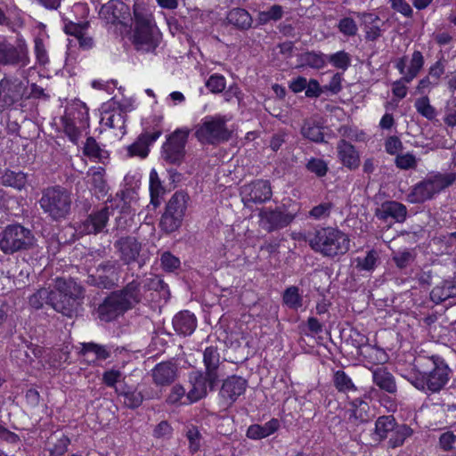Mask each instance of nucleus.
<instances>
[{"instance_id": "1", "label": "nucleus", "mask_w": 456, "mask_h": 456, "mask_svg": "<svg viewBox=\"0 0 456 456\" xmlns=\"http://www.w3.org/2000/svg\"><path fill=\"white\" fill-rule=\"evenodd\" d=\"M85 290L72 279L58 278L52 290L51 306L63 315H77L82 305Z\"/></svg>"}, {"instance_id": "2", "label": "nucleus", "mask_w": 456, "mask_h": 456, "mask_svg": "<svg viewBox=\"0 0 456 456\" xmlns=\"http://www.w3.org/2000/svg\"><path fill=\"white\" fill-rule=\"evenodd\" d=\"M307 241L313 250L328 257L345 255L350 249L347 234L333 227L316 230L309 235Z\"/></svg>"}, {"instance_id": "3", "label": "nucleus", "mask_w": 456, "mask_h": 456, "mask_svg": "<svg viewBox=\"0 0 456 456\" xmlns=\"http://www.w3.org/2000/svg\"><path fill=\"white\" fill-rule=\"evenodd\" d=\"M419 376H416L411 381L412 385L419 389H428L432 393L439 392L449 381L450 369L444 361L433 355L430 358L424 359V362H419Z\"/></svg>"}, {"instance_id": "4", "label": "nucleus", "mask_w": 456, "mask_h": 456, "mask_svg": "<svg viewBox=\"0 0 456 456\" xmlns=\"http://www.w3.org/2000/svg\"><path fill=\"white\" fill-rule=\"evenodd\" d=\"M134 44L137 50L151 51L158 45V34L152 14L143 6L134 5Z\"/></svg>"}, {"instance_id": "5", "label": "nucleus", "mask_w": 456, "mask_h": 456, "mask_svg": "<svg viewBox=\"0 0 456 456\" xmlns=\"http://www.w3.org/2000/svg\"><path fill=\"white\" fill-rule=\"evenodd\" d=\"M39 204L51 219L54 221L65 219L71 210V193L61 186H50L43 190Z\"/></svg>"}, {"instance_id": "6", "label": "nucleus", "mask_w": 456, "mask_h": 456, "mask_svg": "<svg viewBox=\"0 0 456 456\" xmlns=\"http://www.w3.org/2000/svg\"><path fill=\"white\" fill-rule=\"evenodd\" d=\"M456 180L454 173L432 175L415 184L407 196L410 203H423L452 185Z\"/></svg>"}, {"instance_id": "7", "label": "nucleus", "mask_w": 456, "mask_h": 456, "mask_svg": "<svg viewBox=\"0 0 456 456\" xmlns=\"http://www.w3.org/2000/svg\"><path fill=\"white\" fill-rule=\"evenodd\" d=\"M34 242L32 232L20 224H9L0 232V249L6 255L28 250Z\"/></svg>"}, {"instance_id": "8", "label": "nucleus", "mask_w": 456, "mask_h": 456, "mask_svg": "<svg viewBox=\"0 0 456 456\" xmlns=\"http://www.w3.org/2000/svg\"><path fill=\"white\" fill-rule=\"evenodd\" d=\"M227 121L224 116L206 117L196 126L195 137L202 144L216 145L227 142L232 136Z\"/></svg>"}, {"instance_id": "9", "label": "nucleus", "mask_w": 456, "mask_h": 456, "mask_svg": "<svg viewBox=\"0 0 456 456\" xmlns=\"http://www.w3.org/2000/svg\"><path fill=\"white\" fill-rule=\"evenodd\" d=\"M188 136V129H177L169 135L162 146V158L166 162L173 165H180L183 162Z\"/></svg>"}, {"instance_id": "10", "label": "nucleus", "mask_w": 456, "mask_h": 456, "mask_svg": "<svg viewBox=\"0 0 456 456\" xmlns=\"http://www.w3.org/2000/svg\"><path fill=\"white\" fill-rule=\"evenodd\" d=\"M259 226L267 232H273L287 227L295 218L289 212L281 208H262L258 213Z\"/></svg>"}, {"instance_id": "11", "label": "nucleus", "mask_w": 456, "mask_h": 456, "mask_svg": "<svg viewBox=\"0 0 456 456\" xmlns=\"http://www.w3.org/2000/svg\"><path fill=\"white\" fill-rule=\"evenodd\" d=\"M114 248L119 260L126 265L138 263L140 266L143 264L140 262L142 244L134 236H123L114 242Z\"/></svg>"}, {"instance_id": "12", "label": "nucleus", "mask_w": 456, "mask_h": 456, "mask_svg": "<svg viewBox=\"0 0 456 456\" xmlns=\"http://www.w3.org/2000/svg\"><path fill=\"white\" fill-rule=\"evenodd\" d=\"M241 200L246 207L250 204H262L269 200L273 196L270 183L265 180H256L245 184L240 190Z\"/></svg>"}, {"instance_id": "13", "label": "nucleus", "mask_w": 456, "mask_h": 456, "mask_svg": "<svg viewBox=\"0 0 456 456\" xmlns=\"http://www.w3.org/2000/svg\"><path fill=\"white\" fill-rule=\"evenodd\" d=\"M29 62L28 48L22 42L13 45L4 38L0 37V63L10 65L27 66Z\"/></svg>"}, {"instance_id": "14", "label": "nucleus", "mask_w": 456, "mask_h": 456, "mask_svg": "<svg viewBox=\"0 0 456 456\" xmlns=\"http://www.w3.org/2000/svg\"><path fill=\"white\" fill-rule=\"evenodd\" d=\"M24 89V85L19 79H2L0 81V110L9 108L20 101Z\"/></svg>"}, {"instance_id": "15", "label": "nucleus", "mask_w": 456, "mask_h": 456, "mask_svg": "<svg viewBox=\"0 0 456 456\" xmlns=\"http://www.w3.org/2000/svg\"><path fill=\"white\" fill-rule=\"evenodd\" d=\"M203 362L208 387L210 390H214L219 381L221 357L218 349L215 346L207 347L203 353Z\"/></svg>"}, {"instance_id": "16", "label": "nucleus", "mask_w": 456, "mask_h": 456, "mask_svg": "<svg viewBox=\"0 0 456 456\" xmlns=\"http://www.w3.org/2000/svg\"><path fill=\"white\" fill-rule=\"evenodd\" d=\"M248 386L245 379L239 376H231L224 380L219 391L220 398L227 405H232L239 396L244 394Z\"/></svg>"}, {"instance_id": "17", "label": "nucleus", "mask_w": 456, "mask_h": 456, "mask_svg": "<svg viewBox=\"0 0 456 456\" xmlns=\"http://www.w3.org/2000/svg\"><path fill=\"white\" fill-rule=\"evenodd\" d=\"M128 309L116 292H113L98 307V314L101 320L110 322Z\"/></svg>"}, {"instance_id": "18", "label": "nucleus", "mask_w": 456, "mask_h": 456, "mask_svg": "<svg viewBox=\"0 0 456 456\" xmlns=\"http://www.w3.org/2000/svg\"><path fill=\"white\" fill-rule=\"evenodd\" d=\"M375 216L379 220L387 221L391 217L397 223H403L407 216V208L398 201H385L376 209Z\"/></svg>"}, {"instance_id": "19", "label": "nucleus", "mask_w": 456, "mask_h": 456, "mask_svg": "<svg viewBox=\"0 0 456 456\" xmlns=\"http://www.w3.org/2000/svg\"><path fill=\"white\" fill-rule=\"evenodd\" d=\"M357 17L361 20L363 30L365 32V40L374 42L382 35L384 22L378 15L369 12H357Z\"/></svg>"}, {"instance_id": "20", "label": "nucleus", "mask_w": 456, "mask_h": 456, "mask_svg": "<svg viewBox=\"0 0 456 456\" xmlns=\"http://www.w3.org/2000/svg\"><path fill=\"white\" fill-rule=\"evenodd\" d=\"M110 208L105 207L91 213L81 224L82 231L87 234L101 232L110 218Z\"/></svg>"}, {"instance_id": "21", "label": "nucleus", "mask_w": 456, "mask_h": 456, "mask_svg": "<svg viewBox=\"0 0 456 456\" xmlns=\"http://www.w3.org/2000/svg\"><path fill=\"white\" fill-rule=\"evenodd\" d=\"M177 366L172 362H162L151 370L155 385L164 387L172 384L177 377Z\"/></svg>"}, {"instance_id": "22", "label": "nucleus", "mask_w": 456, "mask_h": 456, "mask_svg": "<svg viewBox=\"0 0 456 456\" xmlns=\"http://www.w3.org/2000/svg\"><path fill=\"white\" fill-rule=\"evenodd\" d=\"M338 156L342 164L349 169H356L360 166V156L355 148L341 139L337 144Z\"/></svg>"}, {"instance_id": "23", "label": "nucleus", "mask_w": 456, "mask_h": 456, "mask_svg": "<svg viewBox=\"0 0 456 456\" xmlns=\"http://www.w3.org/2000/svg\"><path fill=\"white\" fill-rule=\"evenodd\" d=\"M161 134V131L157 130L152 133L142 134L137 140L128 146L129 156H139L145 158L149 153V145L154 142Z\"/></svg>"}, {"instance_id": "24", "label": "nucleus", "mask_w": 456, "mask_h": 456, "mask_svg": "<svg viewBox=\"0 0 456 456\" xmlns=\"http://www.w3.org/2000/svg\"><path fill=\"white\" fill-rule=\"evenodd\" d=\"M454 297H456V278L442 281L430 292V299L436 304Z\"/></svg>"}, {"instance_id": "25", "label": "nucleus", "mask_w": 456, "mask_h": 456, "mask_svg": "<svg viewBox=\"0 0 456 456\" xmlns=\"http://www.w3.org/2000/svg\"><path fill=\"white\" fill-rule=\"evenodd\" d=\"M372 381L379 389L395 394L397 390L395 379L392 373L384 366H379L372 370Z\"/></svg>"}, {"instance_id": "26", "label": "nucleus", "mask_w": 456, "mask_h": 456, "mask_svg": "<svg viewBox=\"0 0 456 456\" xmlns=\"http://www.w3.org/2000/svg\"><path fill=\"white\" fill-rule=\"evenodd\" d=\"M116 293L122 302H124V305L127 309H131L142 299L141 283L136 280L130 281L123 289L117 291Z\"/></svg>"}, {"instance_id": "27", "label": "nucleus", "mask_w": 456, "mask_h": 456, "mask_svg": "<svg viewBox=\"0 0 456 456\" xmlns=\"http://www.w3.org/2000/svg\"><path fill=\"white\" fill-rule=\"evenodd\" d=\"M396 421L392 415H383L377 419L371 438L376 443H380L387 438L389 433L395 429Z\"/></svg>"}, {"instance_id": "28", "label": "nucleus", "mask_w": 456, "mask_h": 456, "mask_svg": "<svg viewBox=\"0 0 456 456\" xmlns=\"http://www.w3.org/2000/svg\"><path fill=\"white\" fill-rule=\"evenodd\" d=\"M349 420L355 425L370 421L373 414L370 412V405L362 399H354L351 402Z\"/></svg>"}, {"instance_id": "29", "label": "nucleus", "mask_w": 456, "mask_h": 456, "mask_svg": "<svg viewBox=\"0 0 456 456\" xmlns=\"http://www.w3.org/2000/svg\"><path fill=\"white\" fill-rule=\"evenodd\" d=\"M191 387L186 394L185 400L183 402V404L195 403L205 397L208 394L207 387L208 386V382L205 375H197L193 381L191 380Z\"/></svg>"}, {"instance_id": "30", "label": "nucleus", "mask_w": 456, "mask_h": 456, "mask_svg": "<svg viewBox=\"0 0 456 456\" xmlns=\"http://www.w3.org/2000/svg\"><path fill=\"white\" fill-rule=\"evenodd\" d=\"M229 24L240 30H248L252 27L253 19L250 13L243 8H233L226 15Z\"/></svg>"}, {"instance_id": "31", "label": "nucleus", "mask_w": 456, "mask_h": 456, "mask_svg": "<svg viewBox=\"0 0 456 456\" xmlns=\"http://www.w3.org/2000/svg\"><path fill=\"white\" fill-rule=\"evenodd\" d=\"M173 326L176 332L184 336L191 335L197 326V321L192 314L183 311L174 317Z\"/></svg>"}, {"instance_id": "32", "label": "nucleus", "mask_w": 456, "mask_h": 456, "mask_svg": "<svg viewBox=\"0 0 456 456\" xmlns=\"http://www.w3.org/2000/svg\"><path fill=\"white\" fill-rule=\"evenodd\" d=\"M280 428V422L276 419H272L264 425L254 424L248 427L247 436L250 439L265 438L275 433Z\"/></svg>"}, {"instance_id": "33", "label": "nucleus", "mask_w": 456, "mask_h": 456, "mask_svg": "<svg viewBox=\"0 0 456 456\" xmlns=\"http://www.w3.org/2000/svg\"><path fill=\"white\" fill-rule=\"evenodd\" d=\"M0 182L4 186L22 190L27 183V175L21 171L15 172L7 169L1 175Z\"/></svg>"}, {"instance_id": "34", "label": "nucleus", "mask_w": 456, "mask_h": 456, "mask_svg": "<svg viewBox=\"0 0 456 456\" xmlns=\"http://www.w3.org/2000/svg\"><path fill=\"white\" fill-rule=\"evenodd\" d=\"M165 193V189L162 186L161 181L155 169L150 173V194L151 203L157 208L160 205V198Z\"/></svg>"}, {"instance_id": "35", "label": "nucleus", "mask_w": 456, "mask_h": 456, "mask_svg": "<svg viewBox=\"0 0 456 456\" xmlns=\"http://www.w3.org/2000/svg\"><path fill=\"white\" fill-rule=\"evenodd\" d=\"M188 195L184 191H176L169 200L167 209L182 217L187 208Z\"/></svg>"}, {"instance_id": "36", "label": "nucleus", "mask_w": 456, "mask_h": 456, "mask_svg": "<svg viewBox=\"0 0 456 456\" xmlns=\"http://www.w3.org/2000/svg\"><path fill=\"white\" fill-rule=\"evenodd\" d=\"M333 383L338 392L347 394L357 391L353 380L344 370H337L334 373Z\"/></svg>"}, {"instance_id": "37", "label": "nucleus", "mask_w": 456, "mask_h": 456, "mask_svg": "<svg viewBox=\"0 0 456 456\" xmlns=\"http://www.w3.org/2000/svg\"><path fill=\"white\" fill-rule=\"evenodd\" d=\"M423 54L419 51H414L411 55L410 66L407 69V72L405 73V76L403 77V80H404L406 83L411 82L418 76L423 68Z\"/></svg>"}, {"instance_id": "38", "label": "nucleus", "mask_w": 456, "mask_h": 456, "mask_svg": "<svg viewBox=\"0 0 456 456\" xmlns=\"http://www.w3.org/2000/svg\"><path fill=\"white\" fill-rule=\"evenodd\" d=\"M412 435V430L406 425H397L388 440V447L396 448L402 446L405 439Z\"/></svg>"}, {"instance_id": "39", "label": "nucleus", "mask_w": 456, "mask_h": 456, "mask_svg": "<svg viewBox=\"0 0 456 456\" xmlns=\"http://www.w3.org/2000/svg\"><path fill=\"white\" fill-rule=\"evenodd\" d=\"M143 289L145 290H154L160 293V296L167 299L169 297V291L167 285L164 281L157 275H151L143 281Z\"/></svg>"}, {"instance_id": "40", "label": "nucleus", "mask_w": 456, "mask_h": 456, "mask_svg": "<svg viewBox=\"0 0 456 456\" xmlns=\"http://www.w3.org/2000/svg\"><path fill=\"white\" fill-rule=\"evenodd\" d=\"M183 217L166 208L160 220V226L167 233L175 232L182 224Z\"/></svg>"}, {"instance_id": "41", "label": "nucleus", "mask_w": 456, "mask_h": 456, "mask_svg": "<svg viewBox=\"0 0 456 456\" xmlns=\"http://www.w3.org/2000/svg\"><path fill=\"white\" fill-rule=\"evenodd\" d=\"M118 279L108 276L106 273L95 271L94 273L88 276L87 282L91 285L102 289H111L117 284Z\"/></svg>"}, {"instance_id": "42", "label": "nucleus", "mask_w": 456, "mask_h": 456, "mask_svg": "<svg viewBox=\"0 0 456 456\" xmlns=\"http://www.w3.org/2000/svg\"><path fill=\"white\" fill-rule=\"evenodd\" d=\"M80 354L86 355L88 353H94L95 358L98 360H106L110 356V350L106 346H102L96 343L89 342L83 343Z\"/></svg>"}, {"instance_id": "43", "label": "nucleus", "mask_w": 456, "mask_h": 456, "mask_svg": "<svg viewBox=\"0 0 456 456\" xmlns=\"http://www.w3.org/2000/svg\"><path fill=\"white\" fill-rule=\"evenodd\" d=\"M52 290L46 288H41L29 297V305L35 309H40L44 304L51 305Z\"/></svg>"}, {"instance_id": "44", "label": "nucleus", "mask_w": 456, "mask_h": 456, "mask_svg": "<svg viewBox=\"0 0 456 456\" xmlns=\"http://www.w3.org/2000/svg\"><path fill=\"white\" fill-rule=\"evenodd\" d=\"M283 303L291 309H298L302 306V297L299 289L296 286L289 287L283 293Z\"/></svg>"}, {"instance_id": "45", "label": "nucleus", "mask_w": 456, "mask_h": 456, "mask_svg": "<svg viewBox=\"0 0 456 456\" xmlns=\"http://www.w3.org/2000/svg\"><path fill=\"white\" fill-rule=\"evenodd\" d=\"M418 113L428 120H432L436 116V109L430 104L429 98L425 95L418 98L414 104Z\"/></svg>"}, {"instance_id": "46", "label": "nucleus", "mask_w": 456, "mask_h": 456, "mask_svg": "<svg viewBox=\"0 0 456 456\" xmlns=\"http://www.w3.org/2000/svg\"><path fill=\"white\" fill-rule=\"evenodd\" d=\"M185 436L189 441V450L191 453L197 452L201 446V434L198 428L193 425L186 427Z\"/></svg>"}, {"instance_id": "47", "label": "nucleus", "mask_w": 456, "mask_h": 456, "mask_svg": "<svg viewBox=\"0 0 456 456\" xmlns=\"http://www.w3.org/2000/svg\"><path fill=\"white\" fill-rule=\"evenodd\" d=\"M303 136L313 142H319L323 140V133L321 126L312 121H305L301 128Z\"/></svg>"}, {"instance_id": "48", "label": "nucleus", "mask_w": 456, "mask_h": 456, "mask_svg": "<svg viewBox=\"0 0 456 456\" xmlns=\"http://www.w3.org/2000/svg\"><path fill=\"white\" fill-rule=\"evenodd\" d=\"M124 9H127V7L123 3L110 1L102 7L101 13L109 15L106 18L112 19V21H115L120 19V13Z\"/></svg>"}, {"instance_id": "49", "label": "nucleus", "mask_w": 456, "mask_h": 456, "mask_svg": "<svg viewBox=\"0 0 456 456\" xmlns=\"http://www.w3.org/2000/svg\"><path fill=\"white\" fill-rule=\"evenodd\" d=\"M283 15V8L279 4L272 5L267 11L258 13V21L260 24H266L271 20H279Z\"/></svg>"}, {"instance_id": "50", "label": "nucleus", "mask_w": 456, "mask_h": 456, "mask_svg": "<svg viewBox=\"0 0 456 456\" xmlns=\"http://www.w3.org/2000/svg\"><path fill=\"white\" fill-rule=\"evenodd\" d=\"M84 154L89 158L102 159L106 158L107 152L101 149L97 142L93 137H88L84 147Z\"/></svg>"}, {"instance_id": "51", "label": "nucleus", "mask_w": 456, "mask_h": 456, "mask_svg": "<svg viewBox=\"0 0 456 456\" xmlns=\"http://www.w3.org/2000/svg\"><path fill=\"white\" fill-rule=\"evenodd\" d=\"M88 175L91 176V184L100 193H106L107 191V183L104 179V169L99 167L97 169L92 170L88 173Z\"/></svg>"}, {"instance_id": "52", "label": "nucleus", "mask_w": 456, "mask_h": 456, "mask_svg": "<svg viewBox=\"0 0 456 456\" xmlns=\"http://www.w3.org/2000/svg\"><path fill=\"white\" fill-rule=\"evenodd\" d=\"M328 61L335 68L346 70L351 64V56L345 51H339L329 55Z\"/></svg>"}, {"instance_id": "53", "label": "nucleus", "mask_w": 456, "mask_h": 456, "mask_svg": "<svg viewBox=\"0 0 456 456\" xmlns=\"http://www.w3.org/2000/svg\"><path fill=\"white\" fill-rule=\"evenodd\" d=\"M125 379L123 373L119 370L110 369L102 374V383L109 387L115 388L116 393L121 395L116 387V384Z\"/></svg>"}, {"instance_id": "54", "label": "nucleus", "mask_w": 456, "mask_h": 456, "mask_svg": "<svg viewBox=\"0 0 456 456\" xmlns=\"http://www.w3.org/2000/svg\"><path fill=\"white\" fill-rule=\"evenodd\" d=\"M334 205L331 202H323L321 203L315 207H314L310 212L309 216L315 219V220H321L327 218L331 212V209L333 208Z\"/></svg>"}, {"instance_id": "55", "label": "nucleus", "mask_w": 456, "mask_h": 456, "mask_svg": "<svg viewBox=\"0 0 456 456\" xmlns=\"http://www.w3.org/2000/svg\"><path fill=\"white\" fill-rule=\"evenodd\" d=\"M356 268L364 271H372L378 261V253L375 250H370L364 258H357Z\"/></svg>"}, {"instance_id": "56", "label": "nucleus", "mask_w": 456, "mask_h": 456, "mask_svg": "<svg viewBox=\"0 0 456 456\" xmlns=\"http://www.w3.org/2000/svg\"><path fill=\"white\" fill-rule=\"evenodd\" d=\"M338 28L340 33L346 37H354L358 31L356 22L349 17L341 19L338 24Z\"/></svg>"}, {"instance_id": "57", "label": "nucleus", "mask_w": 456, "mask_h": 456, "mask_svg": "<svg viewBox=\"0 0 456 456\" xmlns=\"http://www.w3.org/2000/svg\"><path fill=\"white\" fill-rule=\"evenodd\" d=\"M362 354L374 363H383L387 359V355L383 349L371 346H366V352Z\"/></svg>"}, {"instance_id": "58", "label": "nucleus", "mask_w": 456, "mask_h": 456, "mask_svg": "<svg viewBox=\"0 0 456 456\" xmlns=\"http://www.w3.org/2000/svg\"><path fill=\"white\" fill-rule=\"evenodd\" d=\"M306 168L320 177L324 176L328 171V167L325 161L315 158L311 159L307 162Z\"/></svg>"}, {"instance_id": "59", "label": "nucleus", "mask_w": 456, "mask_h": 456, "mask_svg": "<svg viewBox=\"0 0 456 456\" xmlns=\"http://www.w3.org/2000/svg\"><path fill=\"white\" fill-rule=\"evenodd\" d=\"M395 165L400 169L415 168L417 166L416 158L411 153L400 154L395 158Z\"/></svg>"}, {"instance_id": "60", "label": "nucleus", "mask_w": 456, "mask_h": 456, "mask_svg": "<svg viewBox=\"0 0 456 456\" xmlns=\"http://www.w3.org/2000/svg\"><path fill=\"white\" fill-rule=\"evenodd\" d=\"M338 133L343 137L352 141L362 142L365 139V134L348 126H343L339 128Z\"/></svg>"}, {"instance_id": "61", "label": "nucleus", "mask_w": 456, "mask_h": 456, "mask_svg": "<svg viewBox=\"0 0 456 456\" xmlns=\"http://www.w3.org/2000/svg\"><path fill=\"white\" fill-rule=\"evenodd\" d=\"M206 86L212 93H221L225 88V78L221 75H212L206 82Z\"/></svg>"}, {"instance_id": "62", "label": "nucleus", "mask_w": 456, "mask_h": 456, "mask_svg": "<svg viewBox=\"0 0 456 456\" xmlns=\"http://www.w3.org/2000/svg\"><path fill=\"white\" fill-rule=\"evenodd\" d=\"M186 390L183 387L180 385H175L172 387L170 394L167 396V402L170 404H175L180 403L183 404V402L186 397Z\"/></svg>"}, {"instance_id": "63", "label": "nucleus", "mask_w": 456, "mask_h": 456, "mask_svg": "<svg viewBox=\"0 0 456 456\" xmlns=\"http://www.w3.org/2000/svg\"><path fill=\"white\" fill-rule=\"evenodd\" d=\"M456 444V435L452 431L443 433L439 437V445L444 452H451Z\"/></svg>"}, {"instance_id": "64", "label": "nucleus", "mask_w": 456, "mask_h": 456, "mask_svg": "<svg viewBox=\"0 0 456 456\" xmlns=\"http://www.w3.org/2000/svg\"><path fill=\"white\" fill-rule=\"evenodd\" d=\"M161 266L164 270L167 272H173L180 266V260L174 255L169 252H165L162 254L161 258Z\"/></svg>"}]
</instances>
